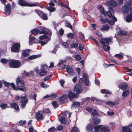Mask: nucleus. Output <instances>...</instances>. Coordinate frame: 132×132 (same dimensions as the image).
Listing matches in <instances>:
<instances>
[{"instance_id":"50","label":"nucleus","mask_w":132,"mask_h":132,"mask_svg":"<svg viewBox=\"0 0 132 132\" xmlns=\"http://www.w3.org/2000/svg\"><path fill=\"white\" fill-rule=\"evenodd\" d=\"M42 112H43L46 113H50L51 112L48 108H47L44 109L42 111Z\"/></svg>"},{"instance_id":"64","label":"nucleus","mask_w":132,"mask_h":132,"mask_svg":"<svg viewBox=\"0 0 132 132\" xmlns=\"http://www.w3.org/2000/svg\"><path fill=\"white\" fill-rule=\"evenodd\" d=\"M59 82L61 86L63 87V84L65 83L64 80L63 79H61L60 80Z\"/></svg>"},{"instance_id":"41","label":"nucleus","mask_w":132,"mask_h":132,"mask_svg":"<svg viewBox=\"0 0 132 132\" xmlns=\"http://www.w3.org/2000/svg\"><path fill=\"white\" fill-rule=\"evenodd\" d=\"M47 9L51 12H54L55 10V8L54 7H53L51 6L47 8Z\"/></svg>"},{"instance_id":"29","label":"nucleus","mask_w":132,"mask_h":132,"mask_svg":"<svg viewBox=\"0 0 132 132\" xmlns=\"http://www.w3.org/2000/svg\"><path fill=\"white\" fill-rule=\"evenodd\" d=\"M80 103L79 102H75L73 103L72 107L78 108L80 106Z\"/></svg>"},{"instance_id":"33","label":"nucleus","mask_w":132,"mask_h":132,"mask_svg":"<svg viewBox=\"0 0 132 132\" xmlns=\"http://www.w3.org/2000/svg\"><path fill=\"white\" fill-rule=\"evenodd\" d=\"M109 28V26L107 24L104 25L103 27L100 28V30L102 31H104L105 30H108Z\"/></svg>"},{"instance_id":"12","label":"nucleus","mask_w":132,"mask_h":132,"mask_svg":"<svg viewBox=\"0 0 132 132\" xmlns=\"http://www.w3.org/2000/svg\"><path fill=\"white\" fill-rule=\"evenodd\" d=\"M129 7L130 9V13L127 16L126 21L127 22H129L132 21V9L131 7L129 6Z\"/></svg>"},{"instance_id":"52","label":"nucleus","mask_w":132,"mask_h":132,"mask_svg":"<svg viewBox=\"0 0 132 132\" xmlns=\"http://www.w3.org/2000/svg\"><path fill=\"white\" fill-rule=\"evenodd\" d=\"M114 56L117 58L122 59L123 58V56L122 54H116Z\"/></svg>"},{"instance_id":"42","label":"nucleus","mask_w":132,"mask_h":132,"mask_svg":"<svg viewBox=\"0 0 132 132\" xmlns=\"http://www.w3.org/2000/svg\"><path fill=\"white\" fill-rule=\"evenodd\" d=\"M98 9L103 14L104 13V9L102 6L99 5L98 7Z\"/></svg>"},{"instance_id":"55","label":"nucleus","mask_w":132,"mask_h":132,"mask_svg":"<svg viewBox=\"0 0 132 132\" xmlns=\"http://www.w3.org/2000/svg\"><path fill=\"white\" fill-rule=\"evenodd\" d=\"M101 122L100 119H98L97 120L95 121L94 122L93 124L94 125H96L99 123Z\"/></svg>"},{"instance_id":"48","label":"nucleus","mask_w":132,"mask_h":132,"mask_svg":"<svg viewBox=\"0 0 132 132\" xmlns=\"http://www.w3.org/2000/svg\"><path fill=\"white\" fill-rule=\"evenodd\" d=\"M84 83L85 85L86 86H89L90 85V84L89 82V80L88 79L85 80Z\"/></svg>"},{"instance_id":"18","label":"nucleus","mask_w":132,"mask_h":132,"mask_svg":"<svg viewBox=\"0 0 132 132\" xmlns=\"http://www.w3.org/2000/svg\"><path fill=\"white\" fill-rule=\"evenodd\" d=\"M36 118L37 120H42L44 117L43 115L39 112H37L36 114Z\"/></svg>"},{"instance_id":"63","label":"nucleus","mask_w":132,"mask_h":132,"mask_svg":"<svg viewBox=\"0 0 132 132\" xmlns=\"http://www.w3.org/2000/svg\"><path fill=\"white\" fill-rule=\"evenodd\" d=\"M51 75H49L46 76V77L45 78L44 80V81L45 82L48 79H49L50 78H51Z\"/></svg>"},{"instance_id":"62","label":"nucleus","mask_w":132,"mask_h":132,"mask_svg":"<svg viewBox=\"0 0 132 132\" xmlns=\"http://www.w3.org/2000/svg\"><path fill=\"white\" fill-rule=\"evenodd\" d=\"M62 44L63 46H64V47L65 48H67L68 47V44L67 43L64 42L62 43Z\"/></svg>"},{"instance_id":"43","label":"nucleus","mask_w":132,"mask_h":132,"mask_svg":"<svg viewBox=\"0 0 132 132\" xmlns=\"http://www.w3.org/2000/svg\"><path fill=\"white\" fill-rule=\"evenodd\" d=\"M106 104L111 106H114L116 104V103L112 102H108L106 103Z\"/></svg>"},{"instance_id":"49","label":"nucleus","mask_w":132,"mask_h":132,"mask_svg":"<svg viewBox=\"0 0 132 132\" xmlns=\"http://www.w3.org/2000/svg\"><path fill=\"white\" fill-rule=\"evenodd\" d=\"M35 12L38 14V15L40 16L41 15V14L43 12L42 11H41L39 10L38 9H36L35 10Z\"/></svg>"},{"instance_id":"40","label":"nucleus","mask_w":132,"mask_h":132,"mask_svg":"<svg viewBox=\"0 0 132 132\" xmlns=\"http://www.w3.org/2000/svg\"><path fill=\"white\" fill-rule=\"evenodd\" d=\"M47 73V72L45 70H42L39 73V75L40 76H44L46 75Z\"/></svg>"},{"instance_id":"53","label":"nucleus","mask_w":132,"mask_h":132,"mask_svg":"<svg viewBox=\"0 0 132 132\" xmlns=\"http://www.w3.org/2000/svg\"><path fill=\"white\" fill-rule=\"evenodd\" d=\"M71 132H79V131L77 128L74 127L72 129Z\"/></svg>"},{"instance_id":"11","label":"nucleus","mask_w":132,"mask_h":132,"mask_svg":"<svg viewBox=\"0 0 132 132\" xmlns=\"http://www.w3.org/2000/svg\"><path fill=\"white\" fill-rule=\"evenodd\" d=\"M20 98L21 99L20 102L21 103V107L22 108H23L27 102V100L26 97L25 96L20 97Z\"/></svg>"},{"instance_id":"5","label":"nucleus","mask_w":132,"mask_h":132,"mask_svg":"<svg viewBox=\"0 0 132 132\" xmlns=\"http://www.w3.org/2000/svg\"><path fill=\"white\" fill-rule=\"evenodd\" d=\"M130 5L132 6V0L128 1V2H126L125 5L123 6V9H124V12L125 13H128L129 10H130V9L129 7V6L131 7Z\"/></svg>"},{"instance_id":"24","label":"nucleus","mask_w":132,"mask_h":132,"mask_svg":"<svg viewBox=\"0 0 132 132\" xmlns=\"http://www.w3.org/2000/svg\"><path fill=\"white\" fill-rule=\"evenodd\" d=\"M22 55L24 57H26L29 55V53L28 50H23L22 52Z\"/></svg>"},{"instance_id":"6","label":"nucleus","mask_w":132,"mask_h":132,"mask_svg":"<svg viewBox=\"0 0 132 132\" xmlns=\"http://www.w3.org/2000/svg\"><path fill=\"white\" fill-rule=\"evenodd\" d=\"M20 45L19 43H16L13 44L11 48V51L14 52H17L20 51Z\"/></svg>"},{"instance_id":"36","label":"nucleus","mask_w":132,"mask_h":132,"mask_svg":"<svg viewBox=\"0 0 132 132\" xmlns=\"http://www.w3.org/2000/svg\"><path fill=\"white\" fill-rule=\"evenodd\" d=\"M40 86L41 87L45 89L48 88L49 87L48 85L45 84V83L44 82L41 83L40 84Z\"/></svg>"},{"instance_id":"4","label":"nucleus","mask_w":132,"mask_h":132,"mask_svg":"<svg viewBox=\"0 0 132 132\" xmlns=\"http://www.w3.org/2000/svg\"><path fill=\"white\" fill-rule=\"evenodd\" d=\"M19 3L22 6H37L39 4L38 3H29L24 0H19Z\"/></svg>"},{"instance_id":"30","label":"nucleus","mask_w":132,"mask_h":132,"mask_svg":"<svg viewBox=\"0 0 132 132\" xmlns=\"http://www.w3.org/2000/svg\"><path fill=\"white\" fill-rule=\"evenodd\" d=\"M93 129V127L90 124L87 125L86 128V130L87 131H91Z\"/></svg>"},{"instance_id":"58","label":"nucleus","mask_w":132,"mask_h":132,"mask_svg":"<svg viewBox=\"0 0 132 132\" xmlns=\"http://www.w3.org/2000/svg\"><path fill=\"white\" fill-rule=\"evenodd\" d=\"M67 36L68 37L71 38H73L74 37L73 35L71 33H70L68 34Z\"/></svg>"},{"instance_id":"32","label":"nucleus","mask_w":132,"mask_h":132,"mask_svg":"<svg viewBox=\"0 0 132 132\" xmlns=\"http://www.w3.org/2000/svg\"><path fill=\"white\" fill-rule=\"evenodd\" d=\"M40 16L44 20H46L48 19L47 15L43 12Z\"/></svg>"},{"instance_id":"3","label":"nucleus","mask_w":132,"mask_h":132,"mask_svg":"<svg viewBox=\"0 0 132 132\" xmlns=\"http://www.w3.org/2000/svg\"><path fill=\"white\" fill-rule=\"evenodd\" d=\"M23 80L20 78H17L16 80V83L18 86V89L21 91L25 92L26 90V88L24 86Z\"/></svg>"},{"instance_id":"16","label":"nucleus","mask_w":132,"mask_h":132,"mask_svg":"<svg viewBox=\"0 0 132 132\" xmlns=\"http://www.w3.org/2000/svg\"><path fill=\"white\" fill-rule=\"evenodd\" d=\"M76 96L75 94L73 93L71 91L69 92L68 93V96L71 101H72V99L76 97Z\"/></svg>"},{"instance_id":"1","label":"nucleus","mask_w":132,"mask_h":132,"mask_svg":"<svg viewBox=\"0 0 132 132\" xmlns=\"http://www.w3.org/2000/svg\"><path fill=\"white\" fill-rule=\"evenodd\" d=\"M48 40V36L45 35L40 37L39 40L38 41L34 37H32L29 38V45H31L32 44V42L35 43H40L42 46L46 44Z\"/></svg>"},{"instance_id":"54","label":"nucleus","mask_w":132,"mask_h":132,"mask_svg":"<svg viewBox=\"0 0 132 132\" xmlns=\"http://www.w3.org/2000/svg\"><path fill=\"white\" fill-rule=\"evenodd\" d=\"M52 104L54 108H56L58 106V105L56 101L53 102Z\"/></svg>"},{"instance_id":"17","label":"nucleus","mask_w":132,"mask_h":132,"mask_svg":"<svg viewBox=\"0 0 132 132\" xmlns=\"http://www.w3.org/2000/svg\"><path fill=\"white\" fill-rule=\"evenodd\" d=\"M107 16L110 18H111L113 15L114 13V11L112 8H109V10L108 11L106 12Z\"/></svg>"},{"instance_id":"44","label":"nucleus","mask_w":132,"mask_h":132,"mask_svg":"<svg viewBox=\"0 0 132 132\" xmlns=\"http://www.w3.org/2000/svg\"><path fill=\"white\" fill-rule=\"evenodd\" d=\"M101 92L103 93H107L109 94H111V92L109 90H107L105 89L103 90H101Z\"/></svg>"},{"instance_id":"13","label":"nucleus","mask_w":132,"mask_h":132,"mask_svg":"<svg viewBox=\"0 0 132 132\" xmlns=\"http://www.w3.org/2000/svg\"><path fill=\"white\" fill-rule=\"evenodd\" d=\"M74 90L75 93L76 92L77 94H78L82 92V89L80 86L77 84L75 86Z\"/></svg>"},{"instance_id":"59","label":"nucleus","mask_w":132,"mask_h":132,"mask_svg":"<svg viewBox=\"0 0 132 132\" xmlns=\"http://www.w3.org/2000/svg\"><path fill=\"white\" fill-rule=\"evenodd\" d=\"M100 20L101 21V22L103 23H106L107 22V20L103 19L102 18H101L100 19Z\"/></svg>"},{"instance_id":"10","label":"nucleus","mask_w":132,"mask_h":132,"mask_svg":"<svg viewBox=\"0 0 132 132\" xmlns=\"http://www.w3.org/2000/svg\"><path fill=\"white\" fill-rule=\"evenodd\" d=\"M11 5L9 4H7L5 5V13L8 14V15H9L11 12Z\"/></svg>"},{"instance_id":"22","label":"nucleus","mask_w":132,"mask_h":132,"mask_svg":"<svg viewBox=\"0 0 132 132\" xmlns=\"http://www.w3.org/2000/svg\"><path fill=\"white\" fill-rule=\"evenodd\" d=\"M41 55L40 54L32 55L31 56H30L28 57V59L32 60L36 59L38 57H39Z\"/></svg>"},{"instance_id":"39","label":"nucleus","mask_w":132,"mask_h":132,"mask_svg":"<svg viewBox=\"0 0 132 132\" xmlns=\"http://www.w3.org/2000/svg\"><path fill=\"white\" fill-rule=\"evenodd\" d=\"M71 114L68 112H65L63 114V116L65 118H66L68 116V117L70 118L71 117Z\"/></svg>"},{"instance_id":"57","label":"nucleus","mask_w":132,"mask_h":132,"mask_svg":"<svg viewBox=\"0 0 132 132\" xmlns=\"http://www.w3.org/2000/svg\"><path fill=\"white\" fill-rule=\"evenodd\" d=\"M95 32L96 35L99 37L101 38L102 37V35L101 33L99 32L98 31H96Z\"/></svg>"},{"instance_id":"37","label":"nucleus","mask_w":132,"mask_h":132,"mask_svg":"<svg viewBox=\"0 0 132 132\" xmlns=\"http://www.w3.org/2000/svg\"><path fill=\"white\" fill-rule=\"evenodd\" d=\"M118 34L119 35L121 36H126L127 35V32L125 31H120L118 32Z\"/></svg>"},{"instance_id":"61","label":"nucleus","mask_w":132,"mask_h":132,"mask_svg":"<svg viewBox=\"0 0 132 132\" xmlns=\"http://www.w3.org/2000/svg\"><path fill=\"white\" fill-rule=\"evenodd\" d=\"M71 47L72 48H76L78 46V45L77 43H72L71 45Z\"/></svg>"},{"instance_id":"38","label":"nucleus","mask_w":132,"mask_h":132,"mask_svg":"<svg viewBox=\"0 0 132 132\" xmlns=\"http://www.w3.org/2000/svg\"><path fill=\"white\" fill-rule=\"evenodd\" d=\"M0 106L2 108V110H5L7 108V105L6 104L2 103L0 105Z\"/></svg>"},{"instance_id":"20","label":"nucleus","mask_w":132,"mask_h":132,"mask_svg":"<svg viewBox=\"0 0 132 132\" xmlns=\"http://www.w3.org/2000/svg\"><path fill=\"white\" fill-rule=\"evenodd\" d=\"M12 108H14L16 110L19 111V108L18 105L15 103H14L10 104Z\"/></svg>"},{"instance_id":"31","label":"nucleus","mask_w":132,"mask_h":132,"mask_svg":"<svg viewBox=\"0 0 132 132\" xmlns=\"http://www.w3.org/2000/svg\"><path fill=\"white\" fill-rule=\"evenodd\" d=\"M59 120L61 123L63 124L67 122L65 118L62 116L60 117L59 118Z\"/></svg>"},{"instance_id":"25","label":"nucleus","mask_w":132,"mask_h":132,"mask_svg":"<svg viewBox=\"0 0 132 132\" xmlns=\"http://www.w3.org/2000/svg\"><path fill=\"white\" fill-rule=\"evenodd\" d=\"M103 45V50L106 51H109L110 49V47L109 46L105 45V44H102Z\"/></svg>"},{"instance_id":"45","label":"nucleus","mask_w":132,"mask_h":132,"mask_svg":"<svg viewBox=\"0 0 132 132\" xmlns=\"http://www.w3.org/2000/svg\"><path fill=\"white\" fill-rule=\"evenodd\" d=\"M126 69V72H130L128 73H127V74L130 76H132V69L127 68Z\"/></svg>"},{"instance_id":"51","label":"nucleus","mask_w":132,"mask_h":132,"mask_svg":"<svg viewBox=\"0 0 132 132\" xmlns=\"http://www.w3.org/2000/svg\"><path fill=\"white\" fill-rule=\"evenodd\" d=\"M56 130L55 128L54 127H52L49 128L48 130V131L49 132H54Z\"/></svg>"},{"instance_id":"2","label":"nucleus","mask_w":132,"mask_h":132,"mask_svg":"<svg viewBox=\"0 0 132 132\" xmlns=\"http://www.w3.org/2000/svg\"><path fill=\"white\" fill-rule=\"evenodd\" d=\"M95 132H110V129L109 127L100 125L95 126L94 128Z\"/></svg>"},{"instance_id":"14","label":"nucleus","mask_w":132,"mask_h":132,"mask_svg":"<svg viewBox=\"0 0 132 132\" xmlns=\"http://www.w3.org/2000/svg\"><path fill=\"white\" fill-rule=\"evenodd\" d=\"M66 94H64L61 97L59 98V100L62 103H65L67 102L68 98Z\"/></svg>"},{"instance_id":"8","label":"nucleus","mask_w":132,"mask_h":132,"mask_svg":"<svg viewBox=\"0 0 132 132\" xmlns=\"http://www.w3.org/2000/svg\"><path fill=\"white\" fill-rule=\"evenodd\" d=\"M105 5L108 6H111L112 7H114L116 6L117 3L115 1L113 0H111L107 1L105 3Z\"/></svg>"},{"instance_id":"60","label":"nucleus","mask_w":132,"mask_h":132,"mask_svg":"<svg viewBox=\"0 0 132 132\" xmlns=\"http://www.w3.org/2000/svg\"><path fill=\"white\" fill-rule=\"evenodd\" d=\"M63 129V127L61 125H59L57 128V130H61Z\"/></svg>"},{"instance_id":"46","label":"nucleus","mask_w":132,"mask_h":132,"mask_svg":"<svg viewBox=\"0 0 132 132\" xmlns=\"http://www.w3.org/2000/svg\"><path fill=\"white\" fill-rule=\"evenodd\" d=\"M0 61L2 63L4 64L7 63L8 62V60L3 58Z\"/></svg>"},{"instance_id":"15","label":"nucleus","mask_w":132,"mask_h":132,"mask_svg":"<svg viewBox=\"0 0 132 132\" xmlns=\"http://www.w3.org/2000/svg\"><path fill=\"white\" fill-rule=\"evenodd\" d=\"M128 85L125 82H123L118 85V87L122 90H125L127 88Z\"/></svg>"},{"instance_id":"9","label":"nucleus","mask_w":132,"mask_h":132,"mask_svg":"<svg viewBox=\"0 0 132 132\" xmlns=\"http://www.w3.org/2000/svg\"><path fill=\"white\" fill-rule=\"evenodd\" d=\"M41 31H39L40 34H46L51 35L52 33L48 29L44 27H42L41 29Z\"/></svg>"},{"instance_id":"26","label":"nucleus","mask_w":132,"mask_h":132,"mask_svg":"<svg viewBox=\"0 0 132 132\" xmlns=\"http://www.w3.org/2000/svg\"><path fill=\"white\" fill-rule=\"evenodd\" d=\"M130 92L127 90H126L124 91L122 94V96L123 98H126Z\"/></svg>"},{"instance_id":"23","label":"nucleus","mask_w":132,"mask_h":132,"mask_svg":"<svg viewBox=\"0 0 132 132\" xmlns=\"http://www.w3.org/2000/svg\"><path fill=\"white\" fill-rule=\"evenodd\" d=\"M15 60H11L9 63V65L10 67L14 68V67H17V66L14 65Z\"/></svg>"},{"instance_id":"35","label":"nucleus","mask_w":132,"mask_h":132,"mask_svg":"<svg viewBox=\"0 0 132 132\" xmlns=\"http://www.w3.org/2000/svg\"><path fill=\"white\" fill-rule=\"evenodd\" d=\"M14 65L17 66V67H14V68H18L21 66V64L19 61L18 60H15Z\"/></svg>"},{"instance_id":"28","label":"nucleus","mask_w":132,"mask_h":132,"mask_svg":"<svg viewBox=\"0 0 132 132\" xmlns=\"http://www.w3.org/2000/svg\"><path fill=\"white\" fill-rule=\"evenodd\" d=\"M122 132H130L131 129L127 126L123 127L122 128Z\"/></svg>"},{"instance_id":"34","label":"nucleus","mask_w":132,"mask_h":132,"mask_svg":"<svg viewBox=\"0 0 132 132\" xmlns=\"http://www.w3.org/2000/svg\"><path fill=\"white\" fill-rule=\"evenodd\" d=\"M31 33V34H34L35 35H36L38 33L39 34V31L37 29H35L30 31Z\"/></svg>"},{"instance_id":"56","label":"nucleus","mask_w":132,"mask_h":132,"mask_svg":"<svg viewBox=\"0 0 132 132\" xmlns=\"http://www.w3.org/2000/svg\"><path fill=\"white\" fill-rule=\"evenodd\" d=\"M81 58V57L79 55H76L75 56V58L77 61L80 60Z\"/></svg>"},{"instance_id":"7","label":"nucleus","mask_w":132,"mask_h":132,"mask_svg":"<svg viewBox=\"0 0 132 132\" xmlns=\"http://www.w3.org/2000/svg\"><path fill=\"white\" fill-rule=\"evenodd\" d=\"M99 41L101 44H105V43L107 45H109L110 43H112V40L110 37L101 38Z\"/></svg>"},{"instance_id":"21","label":"nucleus","mask_w":132,"mask_h":132,"mask_svg":"<svg viewBox=\"0 0 132 132\" xmlns=\"http://www.w3.org/2000/svg\"><path fill=\"white\" fill-rule=\"evenodd\" d=\"M67 70L68 73L70 75H73L74 74L73 69L70 67H67Z\"/></svg>"},{"instance_id":"27","label":"nucleus","mask_w":132,"mask_h":132,"mask_svg":"<svg viewBox=\"0 0 132 132\" xmlns=\"http://www.w3.org/2000/svg\"><path fill=\"white\" fill-rule=\"evenodd\" d=\"M91 114L92 117V119L93 120L95 119L96 118V116H97V111L94 110V111Z\"/></svg>"},{"instance_id":"47","label":"nucleus","mask_w":132,"mask_h":132,"mask_svg":"<svg viewBox=\"0 0 132 132\" xmlns=\"http://www.w3.org/2000/svg\"><path fill=\"white\" fill-rule=\"evenodd\" d=\"M50 98H54L56 97L57 96L56 94L55 93H52L50 95Z\"/></svg>"},{"instance_id":"19","label":"nucleus","mask_w":132,"mask_h":132,"mask_svg":"<svg viewBox=\"0 0 132 132\" xmlns=\"http://www.w3.org/2000/svg\"><path fill=\"white\" fill-rule=\"evenodd\" d=\"M3 84L5 86L8 87L10 86L15 90H17V89L15 87V85L13 83H12L10 84V83H8L7 82L5 81L4 82Z\"/></svg>"}]
</instances>
